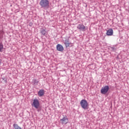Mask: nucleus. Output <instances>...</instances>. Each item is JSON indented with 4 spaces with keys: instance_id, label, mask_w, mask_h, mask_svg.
Masks as SVG:
<instances>
[{
    "instance_id": "nucleus-7",
    "label": "nucleus",
    "mask_w": 129,
    "mask_h": 129,
    "mask_svg": "<svg viewBox=\"0 0 129 129\" xmlns=\"http://www.w3.org/2000/svg\"><path fill=\"white\" fill-rule=\"evenodd\" d=\"M62 124H67L68 123V118L64 117L62 119H60Z\"/></svg>"
},
{
    "instance_id": "nucleus-14",
    "label": "nucleus",
    "mask_w": 129,
    "mask_h": 129,
    "mask_svg": "<svg viewBox=\"0 0 129 129\" xmlns=\"http://www.w3.org/2000/svg\"><path fill=\"white\" fill-rule=\"evenodd\" d=\"M41 33L43 36H45L46 35V30H45V29H42V30L41 31Z\"/></svg>"
},
{
    "instance_id": "nucleus-10",
    "label": "nucleus",
    "mask_w": 129,
    "mask_h": 129,
    "mask_svg": "<svg viewBox=\"0 0 129 129\" xmlns=\"http://www.w3.org/2000/svg\"><path fill=\"white\" fill-rule=\"evenodd\" d=\"M64 44L66 47V48L70 47V44H71V43L69 42V40L68 39H66L64 42Z\"/></svg>"
},
{
    "instance_id": "nucleus-2",
    "label": "nucleus",
    "mask_w": 129,
    "mask_h": 129,
    "mask_svg": "<svg viewBox=\"0 0 129 129\" xmlns=\"http://www.w3.org/2000/svg\"><path fill=\"white\" fill-rule=\"evenodd\" d=\"M80 104L83 109H86L88 107V102L85 99L82 100Z\"/></svg>"
},
{
    "instance_id": "nucleus-3",
    "label": "nucleus",
    "mask_w": 129,
    "mask_h": 129,
    "mask_svg": "<svg viewBox=\"0 0 129 129\" xmlns=\"http://www.w3.org/2000/svg\"><path fill=\"white\" fill-rule=\"evenodd\" d=\"M32 106L35 107V108H36V109H38V108L40 107V102H39V100H38V99H35L33 100L32 104Z\"/></svg>"
},
{
    "instance_id": "nucleus-11",
    "label": "nucleus",
    "mask_w": 129,
    "mask_h": 129,
    "mask_svg": "<svg viewBox=\"0 0 129 129\" xmlns=\"http://www.w3.org/2000/svg\"><path fill=\"white\" fill-rule=\"evenodd\" d=\"M32 82L34 85H38V83H39V81H38V80L33 79Z\"/></svg>"
},
{
    "instance_id": "nucleus-6",
    "label": "nucleus",
    "mask_w": 129,
    "mask_h": 129,
    "mask_svg": "<svg viewBox=\"0 0 129 129\" xmlns=\"http://www.w3.org/2000/svg\"><path fill=\"white\" fill-rule=\"evenodd\" d=\"M56 50L57 51H59V52H62L64 51V47H63V46H62L61 44H58L56 45Z\"/></svg>"
},
{
    "instance_id": "nucleus-5",
    "label": "nucleus",
    "mask_w": 129,
    "mask_h": 129,
    "mask_svg": "<svg viewBox=\"0 0 129 129\" xmlns=\"http://www.w3.org/2000/svg\"><path fill=\"white\" fill-rule=\"evenodd\" d=\"M77 28L78 29V30L82 31V32H85L86 27L83 24H79Z\"/></svg>"
},
{
    "instance_id": "nucleus-12",
    "label": "nucleus",
    "mask_w": 129,
    "mask_h": 129,
    "mask_svg": "<svg viewBox=\"0 0 129 129\" xmlns=\"http://www.w3.org/2000/svg\"><path fill=\"white\" fill-rule=\"evenodd\" d=\"M13 127L15 129H22V128L20 127L18 124H14Z\"/></svg>"
},
{
    "instance_id": "nucleus-13",
    "label": "nucleus",
    "mask_w": 129,
    "mask_h": 129,
    "mask_svg": "<svg viewBox=\"0 0 129 129\" xmlns=\"http://www.w3.org/2000/svg\"><path fill=\"white\" fill-rule=\"evenodd\" d=\"M3 49H4V44L2 42H0V52H3Z\"/></svg>"
},
{
    "instance_id": "nucleus-1",
    "label": "nucleus",
    "mask_w": 129,
    "mask_h": 129,
    "mask_svg": "<svg viewBox=\"0 0 129 129\" xmlns=\"http://www.w3.org/2000/svg\"><path fill=\"white\" fill-rule=\"evenodd\" d=\"M39 5L41 8H49V0H41Z\"/></svg>"
},
{
    "instance_id": "nucleus-15",
    "label": "nucleus",
    "mask_w": 129,
    "mask_h": 129,
    "mask_svg": "<svg viewBox=\"0 0 129 129\" xmlns=\"http://www.w3.org/2000/svg\"><path fill=\"white\" fill-rule=\"evenodd\" d=\"M2 63V59H0V64Z\"/></svg>"
},
{
    "instance_id": "nucleus-8",
    "label": "nucleus",
    "mask_w": 129,
    "mask_h": 129,
    "mask_svg": "<svg viewBox=\"0 0 129 129\" xmlns=\"http://www.w3.org/2000/svg\"><path fill=\"white\" fill-rule=\"evenodd\" d=\"M107 36H112L113 35V30L110 29L107 31L106 32Z\"/></svg>"
},
{
    "instance_id": "nucleus-9",
    "label": "nucleus",
    "mask_w": 129,
    "mask_h": 129,
    "mask_svg": "<svg viewBox=\"0 0 129 129\" xmlns=\"http://www.w3.org/2000/svg\"><path fill=\"white\" fill-rule=\"evenodd\" d=\"M44 93H45V91L44 90H43V89H41L38 92V95L39 97L43 96L44 95Z\"/></svg>"
},
{
    "instance_id": "nucleus-4",
    "label": "nucleus",
    "mask_w": 129,
    "mask_h": 129,
    "mask_svg": "<svg viewBox=\"0 0 129 129\" xmlns=\"http://www.w3.org/2000/svg\"><path fill=\"white\" fill-rule=\"evenodd\" d=\"M108 90H109V86H105L101 89V93L102 94H106L108 92Z\"/></svg>"
}]
</instances>
